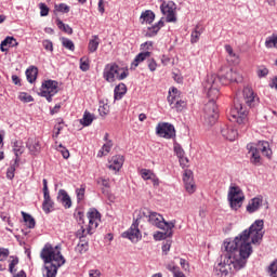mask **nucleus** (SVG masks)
Listing matches in <instances>:
<instances>
[{"mask_svg":"<svg viewBox=\"0 0 277 277\" xmlns=\"http://www.w3.org/2000/svg\"><path fill=\"white\" fill-rule=\"evenodd\" d=\"M124 94H127V84L120 83L117 87H115V91H114L115 101H121Z\"/></svg>","mask_w":277,"mask_h":277,"instance_id":"nucleus-28","label":"nucleus"},{"mask_svg":"<svg viewBox=\"0 0 277 277\" xmlns=\"http://www.w3.org/2000/svg\"><path fill=\"white\" fill-rule=\"evenodd\" d=\"M62 44L65 49H68L69 51H75V43L72 42V40L63 37Z\"/></svg>","mask_w":277,"mask_h":277,"instance_id":"nucleus-43","label":"nucleus"},{"mask_svg":"<svg viewBox=\"0 0 277 277\" xmlns=\"http://www.w3.org/2000/svg\"><path fill=\"white\" fill-rule=\"evenodd\" d=\"M22 215L27 228H36V220L31 217V214L22 212Z\"/></svg>","mask_w":277,"mask_h":277,"instance_id":"nucleus-34","label":"nucleus"},{"mask_svg":"<svg viewBox=\"0 0 277 277\" xmlns=\"http://www.w3.org/2000/svg\"><path fill=\"white\" fill-rule=\"evenodd\" d=\"M148 68L151 72H155V70H157V62H155V60H149Z\"/></svg>","mask_w":277,"mask_h":277,"instance_id":"nucleus-61","label":"nucleus"},{"mask_svg":"<svg viewBox=\"0 0 277 277\" xmlns=\"http://www.w3.org/2000/svg\"><path fill=\"white\" fill-rule=\"evenodd\" d=\"M141 176H142V179H144V181H150V179H153V176H155V173H153V171H150L148 169H142Z\"/></svg>","mask_w":277,"mask_h":277,"instance_id":"nucleus-44","label":"nucleus"},{"mask_svg":"<svg viewBox=\"0 0 277 277\" xmlns=\"http://www.w3.org/2000/svg\"><path fill=\"white\" fill-rule=\"evenodd\" d=\"M16 168H18V162H14V164H12L11 167H9L8 171H6V177L12 181V179H14V172H16Z\"/></svg>","mask_w":277,"mask_h":277,"instance_id":"nucleus-45","label":"nucleus"},{"mask_svg":"<svg viewBox=\"0 0 277 277\" xmlns=\"http://www.w3.org/2000/svg\"><path fill=\"white\" fill-rule=\"evenodd\" d=\"M13 153L15 155V164L21 163V155L25 153V145L23 144V141H15L13 142Z\"/></svg>","mask_w":277,"mask_h":277,"instance_id":"nucleus-22","label":"nucleus"},{"mask_svg":"<svg viewBox=\"0 0 277 277\" xmlns=\"http://www.w3.org/2000/svg\"><path fill=\"white\" fill-rule=\"evenodd\" d=\"M264 222L256 220L249 229H245L234 240H225L217 263L214 265V276L230 277L233 273L243 269L248 259L252 255V243H259L263 239Z\"/></svg>","mask_w":277,"mask_h":277,"instance_id":"nucleus-1","label":"nucleus"},{"mask_svg":"<svg viewBox=\"0 0 277 277\" xmlns=\"http://www.w3.org/2000/svg\"><path fill=\"white\" fill-rule=\"evenodd\" d=\"M94 122V115L90 114L88 110L84 111L83 117L80 119V124L83 127H90Z\"/></svg>","mask_w":277,"mask_h":277,"instance_id":"nucleus-32","label":"nucleus"},{"mask_svg":"<svg viewBox=\"0 0 277 277\" xmlns=\"http://www.w3.org/2000/svg\"><path fill=\"white\" fill-rule=\"evenodd\" d=\"M124 164V156L117 155L114 156L108 162V169L114 170V172H119L120 168Z\"/></svg>","mask_w":277,"mask_h":277,"instance_id":"nucleus-19","label":"nucleus"},{"mask_svg":"<svg viewBox=\"0 0 277 277\" xmlns=\"http://www.w3.org/2000/svg\"><path fill=\"white\" fill-rule=\"evenodd\" d=\"M154 21H155V12H153L150 10H146L140 16V23L142 25H144V24L150 25V23H153Z\"/></svg>","mask_w":277,"mask_h":277,"instance_id":"nucleus-25","label":"nucleus"},{"mask_svg":"<svg viewBox=\"0 0 277 277\" xmlns=\"http://www.w3.org/2000/svg\"><path fill=\"white\" fill-rule=\"evenodd\" d=\"M10 256V250L0 248V261H5Z\"/></svg>","mask_w":277,"mask_h":277,"instance_id":"nucleus-54","label":"nucleus"},{"mask_svg":"<svg viewBox=\"0 0 277 277\" xmlns=\"http://www.w3.org/2000/svg\"><path fill=\"white\" fill-rule=\"evenodd\" d=\"M256 75L260 79H263V77H267V75H269V69H267L265 66H260L258 68Z\"/></svg>","mask_w":277,"mask_h":277,"instance_id":"nucleus-46","label":"nucleus"},{"mask_svg":"<svg viewBox=\"0 0 277 277\" xmlns=\"http://www.w3.org/2000/svg\"><path fill=\"white\" fill-rule=\"evenodd\" d=\"M268 274L271 277H277V261L268 266Z\"/></svg>","mask_w":277,"mask_h":277,"instance_id":"nucleus-48","label":"nucleus"},{"mask_svg":"<svg viewBox=\"0 0 277 277\" xmlns=\"http://www.w3.org/2000/svg\"><path fill=\"white\" fill-rule=\"evenodd\" d=\"M42 44L45 51L53 52V42L51 40H43Z\"/></svg>","mask_w":277,"mask_h":277,"instance_id":"nucleus-55","label":"nucleus"},{"mask_svg":"<svg viewBox=\"0 0 277 277\" xmlns=\"http://www.w3.org/2000/svg\"><path fill=\"white\" fill-rule=\"evenodd\" d=\"M243 94V100L246 105H248V107H254L256 105V95H254V91L252 90V88L250 87H246L242 91Z\"/></svg>","mask_w":277,"mask_h":277,"instance_id":"nucleus-18","label":"nucleus"},{"mask_svg":"<svg viewBox=\"0 0 277 277\" xmlns=\"http://www.w3.org/2000/svg\"><path fill=\"white\" fill-rule=\"evenodd\" d=\"M27 81L34 83L38 79V67L31 66L26 70Z\"/></svg>","mask_w":277,"mask_h":277,"instance_id":"nucleus-31","label":"nucleus"},{"mask_svg":"<svg viewBox=\"0 0 277 277\" xmlns=\"http://www.w3.org/2000/svg\"><path fill=\"white\" fill-rule=\"evenodd\" d=\"M98 185H102L105 188H102V194H104V196H109V188L111 187V185L109 184V180L106 179H98L97 180Z\"/></svg>","mask_w":277,"mask_h":277,"instance_id":"nucleus-33","label":"nucleus"},{"mask_svg":"<svg viewBox=\"0 0 277 277\" xmlns=\"http://www.w3.org/2000/svg\"><path fill=\"white\" fill-rule=\"evenodd\" d=\"M164 23L163 19H160L157 24H155L151 27H148L147 29L143 30V35L145 38H154L157 34H159V30L161 27H163Z\"/></svg>","mask_w":277,"mask_h":277,"instance_id":"nucleus-20","label":"nucleus"},{"mask_svg":"<svg viewBox=\"0 0 277 277\" xmlns=\"http://www.w3.org/2000/svg\"><path fill=\"white\" fill-rule=\"evenodd\" d=\"M180 159V166L182 168H187V163H189V159H187L185 156L179 157Z\"/></svg>","mask_w":277,"mask_h":277,"instance_id":"nucleus-62","label":"nucleus"},{"mask_svg":"<svg viewBox=\"0 0 277 277\" xmlns=\"http://www.w3.org/2000/svg\"><path fill=\"white\" fill-rule=\"evenodd\" d=\"M62 129H64V127H62V122H60L58 124H56V126L54 127V131H55V132H54V134H53V137H58V135H60Z\"/></svg>","mask_w":277,"mask_h":277,"instance_id":"nucleus-60","label":"nucleus"},{"mask_svg":"<svg viewBox=\"0 0 277 277\" xmlns=\"http://www.w3.org/2000/svg\"><path fill=\"white\" fill-rule=\"evenodd\" d=\"M243 192L238 186H232L228 192V201L230 205V209L237 211V209H241V205H243L245 200Z\"/></svg>","mask_w":277,"mask_h":277,"instance_id":"nucleus-10","label":"nucleus"},{"mask_svg":"<svg viewBox=\"0 0 277 277\" xmlns=\"http://www.w3.org/2000/svg\"><path fill=\"white\" fill-rule=\"evenodd\" d=\"M203 90L207 93L209 102L203 107V120L208 127H213L220 118L217 105L215 101L220 97V90H217V78L215 76H207L203 81Z\"/></svg>","mask_w":277,"mask_h":277,"instance_id":"nucleus-2","label":"nucleus"},{"mask_svg":"<svg viewBox=\"0 0 277 277\" xmlns=\"http://www.w3.org/2000/svg\"><path fill=\"white\" fill-rule=\"evenodd\" d=\"M88 241L80 240L76 247V252H79V254H85V252H88Z\"/></svg>","mask_w":277,"mask_h":277,"instance_id":"nucleus-39","label":"nucleus"},{"mask_svg":"<svg viewBox=\"0 0 277 277\" xmlns=\"http://www.w3.org/2000/svg\"><path fill=\"white\" fill-rule=\"evenodd\" d=\"M19 101H23V103H32L34 97L27 93H21Z\"/></svg>","mask_w":277,"mask_h":277,"instance_id":"nucleus-51","label":"nucleus"},{"mask_svg":"<svg viewBox=\"0 0 277 277\" xmlns=\"http://www.w3.org/2000/svg\"><path fill=\"white\" fill-rule=\"evenodd\" d=\"M225 51L226 53H228V57L232 60V62H239V56L235 54V52L233 51V47H230L229 44H226Z\"/></svg>","mask_w":277,"mask_h":277,"instance_id":"nucleus-41","label":"nucleus"},{"mask_svg":"<svg viewBox=\"0 0 277 277\" xmlns=\"http://www.w3.org/2000/svg\"><path fill=\"white\" fill-rule=\"evenodd\" d=\"M163 216L157 212L149 213L148 222L153 224V226H157V228H163Z\"/></svg>","mask_w":277,"mask_h":277,"instance_id":"nucleus-24","label":"nucleus"},{"mask_svg":"<svg viewBox=\"0 0 277 277\" xmlns=\"http://www.w3.org/2000/svg\"><path fill=\"white\" fill-rule=\"evenodd\" d=\"M84 217H85V215H83L82 212H78V213H77L76 219H77V222H78V224H79L80 226H81L82 224H85Z\"/></svg>","mask_w":277,"mask_h":277,"instance_id":"nucleus-58","label":"nucleus"},{"mask_svg":"<svg viewBox=\"0 0 277 277\" xmlns=\"http://www.w3.org/2000/svg\"><path fill=\"white\" fill-rule=\"evenodd\" d=\"M221 135L224 137V140L235 142V140H237V137L239 136V133L237 132V129H235V127L223 124L221 127Z\"/></svg>","mask_w":277,"mask_h":277,"instance_id":"nucleus-17","label":"nucleus"},{"mask_svg":"<svg viewBox=\"0 0 277 277\" xmlns=\"http://www.w3.org/2000/svg\"><path fill=\"white\" fill-rule=\"evenodd\" d=\"M98 44H101V39L98 38V35H94L89 41V53H96V51L98 50Z\"/></svg>","mask_w":277,"mask_h":277,"instance_id":"nucleus-30","label":"nucleus"},{"mask_svg":"<svg viewBox=\"0 0 277 277\" xmlns=\"http://www.w3.org/2000/svg\"><path fill=\"white\" fill-rule=\"evenodd\" d=\"M89 276L90 277H101V271L92 269V271H90Z\"/></svg>","mask_w":277,"mask_h":277,"instance_id":"nucleus-64","label":"nucleus"},{"mask_svg":"<svg viewBox=\"0 0 277 277\" xmlns=\"http://www.w3.org/2000/svg\"><path fill=\"white\" fill-rule=\"evenodd\" d=\"M172 246V240H167L164 242V246H162V252H164L166 254H168V252H170V248Z\"/></svg>","mask_w":277,"mask_h":277,"instance_id":"nucleus-59","label":"nucleus"},{"mask_svg":"<svg viewBox=\"0 0 277 277\" xmlns=\"http://www.w3.org/2000/svg\"><path fill=\"white\" fill-rule=\"evenodd\" d=\"M168 237H170L169 235H168V232H158V233H156V234H154V239L156 240V241H161V239H168Z\"/></svg>","mask_w":277,"mask_h":277,"instance_id":"nucleus-50","label":"nucleus"},{"mask_svg":"<svg viewBox=\"0 0 277 277\" xmlns=\"http://www.w3.org/2000/svg\"><path fill=\"white\" fill-rule=\"evenodd\" d=\"M57 92H60V83L55 80H45L41 84L39 94L47 98L48 103H51Z\"/></svg>","mask_w":277,"mask_h":277,"instance_id":"nucleus-9","label":"nucleus"},{"mask_svg":"<svg viewBox=\"0 0 277 277\" xmlns=\"http://www.w3.org/2000/svg\"><path fill=\"white\" fill-rule=\"evenodd\" d=\"M62 248L60 246L53 247L45 245L40 253V256L44 263L43 277L57 276V269L66 263V259L62 255Z\"/></svg>","mask_w":277,"mask_h":277,"instance_id":"nucleus-3","label":"nucleus"},{"mask_svg":"<svg viewBox=\"0 0 277 277\" xmlns=\"http://www.w3.org/2000/svg\"><path fill=\"white\" fill-rule=\"evenodd\" d=\"M43 203H42V209L44 213H51L53 207L55 203L51 199V195L49 194V184L47 182V179H43Z\"/></svg>","mask_w":277,"mask_h":277,"instance_id":"nucleus-14","label":"nucleus"},{"mask_svg":"<svg viewBox=\"0 0 277 277\" xmlns=\"http://www.w3.org/2000/svg\"><path fill=\"white\" fill-rule=\"evenodd\" d=\"M27 148L31 155H38L41 150L40 141L30 138L27 143Z\"/></svg>","mask_w":277,"mask_h":277,"instance_id":"nucleus-27","label":"nucleus"},{"mask_svg":"<svg viewBox=\"0 0 277 277\" xmlns=\"http://www.w3.org/2000/svg\"><path fill=\"white\" fill-rule=\"evenodd\" d=\"M16 265H18V258L13 259L9 265V272L11 274H14V267H16Z\"/></svg>","mask_w":277,"mask_h":277,"instance_id":"nucleus-56","label":"nucleus"},{"mask_svg":"<svg viewBox=\"0 0 277 277\" xmlns=\"http://www.w3.org/2000/svg\"><path fill=\"white\" fill-rule=\"evenodd\" d=\"M127 77H129V72L122 70L118 65L108 64L105 66L104 79L108 81V83H114L116 79H118V81H122V79H127Z\"/></svg>","mask_w":277,"mask_h":277,"instance_id":"nucleus-7","label":"nucleus"},{"mask_svg":"<svg viewBox=\"0 0 277 277\" xmlns=\"http://www.w3.org/2000/svg\"><path fill=\"white\" fill-rule=\"evenodd\" d=\"M161 13L167 16V23H176V15L174 10H176V4L173 1H163L160 5Z\"/></svg>","mask_w":277,"mask_h":277,"instance_id":"nucleus-13","label":"nucleus"},{"mask_svg":"<svg viewBox=\"0 0 277 277\" xmlns=\"http://www.w3.org/2000/svg\"><path fill=\"white\" fill-rule=\"evenodd\" d=\"M56 25H57L58 29H61L65 34H68L69 36L72 35V28L69 27L68 24H64V22H62V19L56 18Z\"/></svg>","mask_w":277,"mask_h":277,"instance_id":"nucleus-36","label":"nucleus"},{"mask_svg":"<svg viewBox=\"0 0 277 277\" xmlns=\"http://www.w3.org/2000/svg\"><path fill=\"white\" fill-rule=\"evenodd\" d=\"M148 57H150V52H141L135 56L134 61L132 62L131 68H137V66H140V64H142V62H144L145 60H148Z\"/></svg>","mask_w":277,"mask_h":277,"instance_id":"nucleus-29","label":"nucleus"},{"mask_svg":"<svg viewBox=\"0 0 277 277\" xmlns=\"http://www.w3.org/2000/svg\"><path fill=\"white\" fill-rule=\"evenodd\" d=\"M80 70L83 72H87V70H90V63L88 62V58L82 57L80 58Z\"/></svg>","mask_w":277,"mask_h":277,"instance_id":"nucleus-47","label":"nucleus"},{"mask_svg":"<svg viewBox=\"0 0 277 277\" xmlns=\"http://www.w3.org/2000/svg\"><path fill=\"white\" fill-rule=\"evenodd\" d=\"M183 183L187 194H194L196 192V182L194 181V172L192 170L184 171Z\"/></svg>","mask_w":277,"mask_h":277,"instance_id":"nucleus-15","label":"nucleus"},{"mask_svg":"<svg viewBox=\"0 0 277 277\" xmlns=\"http://www.w3.org/2000/svg\"><path fill=\"white\" fill-rule=\"evenodd\" d=\"M5 47H18V41H16L14 37H6L0 44V51H2V53L8 51Z\"/></svg>","mask_w":277,"mask_h":277,"instance_id":"nucleus-26","label":"nucleus"},{"mask_svg":"<svg viewBox=\"0 0 277 277\" xmlns=\"http://www.w3.org/2000/svg\"><path fill=\"white\" fill-rule=\"evenodd\" d=\"M208 77L216 78V88L220 90V83L222 85H228V83H241L243 78L239 75V72L234 71L233 69H226L225 75L217 76L215 74L208 75Z\"/></svg>","mask_w":277,"mask_h":277,"instance_id":"nucleus-8","label":"nucleus"},{"mask_svg":"<svg viewBox=\"0 0 277 277\" xmlns=\"http://www.w3.org/2000/svg\"><path fill=\"white\" fill-rule=\"evenodd\" d=\"M198 29H199V26H196L195 30H193V32L190 35L192 44H196V42H198V40H200V36L202 35V32Z\"/></svg>","mask_w":277,"mask_h":277,"instance_id":"nucleus-40","label":"nucleus"},{"mask_svg":"<svg viewBox=\"0 0 277 277\" xmlns=\"http://www.w3.org/2000/svg\"><path fill=\"white\" fill-rule=\"evenodd\" d=\"M77 200L81 202L83 198H85V187L81 186L80 188L76 189Z\"/></svg>","mask_w":277,"mask_h":277,"instance_id":"nucleus-49","label":"nucleus"},{"mask_svg":"<svg viewBox=\"0 0 277 277\" xmlns=\"http://www.w3.org/2000/svg\"><path fill=\"white\" fill-rule=\"evenodd\" d=\"M40 9V16H49V6H47L44 3L39 4Z\"/></svg>","mask_w":277,"mask_h":277,"instance_id":"nucleus-53","label":"nucleus"},{"mask_svg":"<svg viewBox=\"0 0 277 277\" xmlns=\"http://www.w3.org/2000/svg\"><path fill=\"white\" fill-rule=\"evenodd\" d=\"M54 9L56 12H61L62 14H68V12H70V6L66 3L55 4Z\"/></svg>","mask_w":277,"mask_h":277,"instance_id":"nucleus-42","label":"nucleus"},{"mask_svg":"<svg viewBox=\"0 0 277 277\" xmlns=\"http://www.w3.org/2000/svg\"><path fill=\"white\" fill-rule=\"evenodd\" d=\"M175 224H176V221H171V222H166V220L162 221V228H166L167 235L169 237H172L173 235L172 228H174Z\"/></svg>","mask_w":277,"mask_h":277,"instance_id":"nucleus-38","label":"nucleus"},{"mask_svg":"<svg viewBox=\"0 0 277 277\" xmlns=\"http://www.w3.org/2000/svg\"><path fill=\"white\" fill-rule=\"evenodd\" d=\"M151 47H153V41H146L145 43L141 44V49H143V51H149Z\"/></svg>","mask_w":277,"mask_h":277,"instance_id":"nucleus-63","label":"nucleus"},{"mask_svg":"<svg viewBox=\"0 0 277 277\" xmlns=\"http://www.w3.org/2000/svg\"><path fill=\"white\" fill-rule=\"evenodd\" d=\"M58 148H61V153L64 157V159H68L70 157V151L66 149V147H63L62 144L58 145Z\"/></svg>","mask_w":277,"mask_h":277,"instance_id":"nucleus-57","label":"nucleus"},{"mask_svg":"<svg viewBox=\"0 0 277 277\" xmlns=\"http://www.w3.org/2000/svg\"><path fill=\"white\" fill-rule=\"evenodd\" d=\"M229 120L232 122H237V124H247L248 123V108L243 106V102L239 98L234 100V106L229 113Z\"/></svg>","mask_w":277,"mask_h":277,"instance_id":"nucleus-6","label":"nucleus"},{"mask_svg":"<svg viewBox=\"0 0 277 277\" xmlns=\"http://www.w3.org/2000/svg\"><path fill=\"white\" fill-rule=\"evenodd\" d=\"M57 200L58 202H62L65 209H70L72 207V200L70 199L68 193H66L64 189L58 190Z\"/></svg>","mask_w":277,"mask_h":277,"instance_id":"nucleus-21","label":"nucleus"},{"mask_svg":"<svg viewBox=\"0 0 277 277\" xmlns=\"http://www.w3.org/2000/svg\"><path fill=\"white\" fill-rule=\"evenodd\" d=\"M138 219L131 225V227L122 234L124 239H129L132 243H137L142 239V233L140 232Z\"/></svg>","mask_w":277,"mask_h":277,"instance_id":"nucleus-12","label":"nucleus"},{"mask_svg":"<svg viewBox=\"0 0 277 277\" xmlns=\"http://www.w3.org/2000/svg\"><path fill=\"white\" fill-rule=\"evenodd\" d=\"M111 146H114V143H111V141H107V143L104 144L102 149L98 151L97 157H104L105 155H109Z\"/></svg>","mask_w":277,"mask_h":277,"instance_id":"nucleus-37","label":"nucleus"},{"mask_svg":"<svg viewBox=\"0 0 277 277\" xmlns=\"http://www.w3.org/2000/svg\"><path fill=\"white\" fill-rule=\"evenodd\" d=\"M87 215L89 225L88 228L81 225L80 229H78L77 237H79V239H84V237H88V235H93L94 230L98 228V224H101V212L98 210L92 208L89 210Z\"/></svg>","mask_w":277,"mask_h":277,"instance_id":"nucleus-4","label":"nucleus"},{"mask_svg":"<svg viewBox=\"0 0 277 277\" xmlns=\"http://www.w3.org/2000/svg\"><path fill=\"white\" fill-rule=\"evenodd\" d=\"M174 153L177 155V157H184L185 150H183V147L179 143H174Z\"/></svg>","mask_w":277,"mask_h":277,"instance_id":"nucleus-52","label":"nucleus"},{"mask_svg":"<svg viewBox=\"0 0 277 277\" xmlns=\"http://www.w3.org/2000/svg\"><path fill=\"white\" fill-rule=\"evenodd\" d=\"M261 205H263V197H254L247 206L248 213H255V211L261 209Z\"/></svg>","mask_w":277,"mask_h":277,"instance_id":"nucleus-23","label":"nucleus"},{"mask_svg":"<svg viewBox=\"0 0 277 277\" xmlns=\"http://www.w3.org/2000/svg\"><path fill=\"white\" fill-rule=\"evenodd\" d=\"M247 149L249 150V155L251 157V163H261V154L264 157H272V149H269V143L265 141H260L259 144H248Z\"/></svg>","mask_w":277,"mask_h":277,"instance_id":"nucleus-5","label":"nucleus"},{"mask_svg":"<svg viewBox=\"0 0 277 277\" xmlns=\"http://www.w3.org/2000/svg\"><path fill=\"white\" fill-rule=\"evenodd\" d=\"M168 102L170 107L176 109V111H183L187 107V102L181 100L179 95H172L171 91L169 92Z\"/></svg>","mask_w":277,"mask_h":277,"instance_id":"nucleus-16","label":"nucleus"},{"mask_svg":"<svg viewBox=\"0 0 277 277\" xmlns=\"http://www.w3.org/2000/svg\"><path fill=\"white\" fill-rule=\"evenodd\" d=\"M156 133L166 140H173V137H176V130L174 129V126L167 122L158 123L156 127Z\"/></svg>","mask_w":277,"mask_h":277,"instance_id":"nucleus-11","label":"nucleus"},{"mask_svg":"<svg viewBox=\"0 0 277 277\" xmlns=\"http://www.w3.org/2000/svg\"><path fill=\"white\" fill-rule=\"evenodd\" d=\"M266 49H277V35H272L265 40Z\"/></svg>","mask_w":277,"mask_h":277,"instance_id":"nucleus-35","label":"nucleus"}]
</instances>
